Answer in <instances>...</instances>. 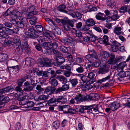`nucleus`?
<instances>
[{
    "mask_svg": "<svg viewBox=\"0 0 130 130\" xmlns=\"http://www.w3.org/2000/svg\"><path fill=\"white\" fill-rule=\"evenodd\" d=\"M72 87H75L78 83L77 80L76 78L70 80Z\"/></svg>",
    "mask_w": 130,
    "mask_h": 130,
    "instance_id": "30",
    "label": "nucleus"
},
{
    "mask_svg": "<svg viewBox=\"0 0 130 130\" xmlns=\"http://www.w3.org/2000/svg\"><path fill=\"white\" fill-rule=\"evenodd\" d=\"M22 15V13L18 11H14L13 13H12V17H14L15 19H17L18 17Z\"/></svg>",
    "mask_w": 130,
    "mask_h": 130,
    "instance_id": "28",
    "label": "nucleus"
},
{
    "mask_svg": "<svg viewBox=\"0 0 130 130\" xmlns=\"http://www.w3.org/2000/svg\"><path fill=\"white\" fill-rule=\"evenodd\" d=\"M5 26L8 28H11L12 27V24L9 21H5L3 23Z\"/></svg>",
    "mask_w": 130,
    "mask_h": 130,
    "instance_id": "53",
    "label": "nucleus"
},
{
    "mask_svg": "<svg viewBox=\"0 0 130 130\" xmlns=\"http://www.w3.org/2000/svg\"><path fill=\"white\" fill-rule=\"evenodd\" d=\"M105 13L106 14V15H105L104 14V17L106 18L108 17V16H109V15H111V10L109 11L108 10L106 9V10L105 11Z\"/></svg>",
    "mask_w": 130,
    "mask_h": 130,
    "instance_id": "61",
    "label": "nucleus"
},
{
    "mask_svg": "<svg viewBox=\"0 0 130 130\" xmlns=\"http://www.w3.org/2000/svg\"><path fill=\"white\" fill-rule=\"evenodd\" d=\"M88 106H84L83 107H78L76 108L75 109V113L76 112H79L81 113H83L84 112V110H87V109L88 108Z\"/></svg>",
    "mask_w": 130,
    "mask_h": 130,
    "instance_id": "13",
    "label": "nucleus"
},
{
    "mask_svg": "<svg viewBox=\"0 0 130 130\" xmlns=\"http://www.w3.org/2000/svg\"><path fill=\"white\" fill-rule=\"evenodd\" d=\"M57 102V99L55 98H51L48 101V103L49 105H51L52 104H53Z\"/></svg>",
    "mask_w": 130,
    "mask_h": 130,
    "instance_id": "48",
    "label": "nucleus"
},
{
    "mask_svg": "<svg viewBox=\"0 0 130 130\" xmlns=\"http://www.w3.org/2000/svg\"><path fill=\"white\" fill-rule=\"evenodd\" d=\"M35 27L36 30L39 32H41L43 30L42 26L40 25H37L35 26Z\"/></svg>",
    "mask_w": 130,
    "mask_h": 130,
    "instance_id": "56",
    "label": "nucleus"
},
{
    "mask_svg": "<svg viewBox=\"0 0 130 130\" xmlns=\"http://www.w3.org/2000/svg\"><path fill=\"white\" fill-rule=\"evenodd\" d=\"M11 71L13 72H15L18 71L19 70V67L18 66L10 67H9Z\"/></svg>",
    "mask_w": 130,
    "mask_h": 130,
    "instance_id": "34",
    "label": "nucleus"
},
{
    "mask_svg": "<svg viewBox=\"0 0 130 130\" xmlns=\"http://www.w3.org/2000/svg\"><path fill=\"white\" fill-rule=\"evenodd\" d=\"M84 21L86 25H87L90 27L92 26L95 24V21L91 18L85 20Z\"/></svg>",
    "mask_w": 130,
    "mask_h": 130,
    "instance_id": "9",
    "label": "nucleus"
},
{
    "mask_svg": "<svg viewBox=\"0 0 130 130\" xmlns=\"http://www.w3.org/2000/svg\"><path fill=\"white\" fill-rule=\"evenodd\" d=\"M27 77H25L23 78H22L19 79L17 81V83L18 84V86L21 87L22 86L23 83L26 81V79L27 78Z\"/></svg>",
    "mask_w": 130,
    "mask_h": 130,
    "instance_id": "29",
    "label": "nucleus"
},
{
    "mask_svg": "<svg viewBox=\"0 0 130 130\" xmlns=\"http://www.w3.org/2000/svg\"><path fill=\"white\" fill-rule=\"evenodd\" d=\"M121 27L117 26L114 28L113 32L117 35H119L122 33V32L121 31Z\"/></svg>",
    "mask_w": 130,
    "mask_h": 130,
    "instance_id": "25",
    "label": "nucleus"
},
{
    "mask_svg": "<svg viewBox=\"0 0 130 130\" xmlns=\"http://www.w3.org/2000/svg\"><path fill=\"white\" fill-rule=\"evenodd\" d=\"M15 91L17 92L16 94L19 96L22 95L23 94L22 92V89L21 87L17 86L14 89Z\"/></svg>",
    "mask_w": 130,
    "mask_h": 130,
    "instance_id": "19",
    "label": "nucleus"
},
{
    "mask_svg": "<svg viewBox=\"0 0 130 130\" xmlns=\"http://www.w3.org/2000/svg\"><path fill=\"white\" fill-rule=\"evenodd\" d=\"M45 20L50 25L54 28V32L55 33L58 35L61 34L60 29L52 19L47 18H45Z\"/></svg>",
    "mask_w": 130,
    "mask_h": 130,
    "instance_id": "2",
    "label": "nucleus"
},
{
    "mask_svg": "<svg viewBox=\"0 0 130 130\" xmlns=\"http://www.w3.org/2000/svg\"><path fill=\"white\" fill-rule=\"evenodd\" d=\"M109 57V58L108 61L109 64H115L117 62V61L115 58V55L111 53Z\"/></svg>",
    "mask_w": 130,
    "mask_h": 130,
    "instance_id": "6",
    "label": "nucleus"
},
{
    "mask_svg": "<svg viewBox=\"0 0 130 130\" xmlns=\"http://www.w3.org/2000/svg\"><path fill=\"white\" fill-rule=\"evenodd\" d=\"M75 35L76 37H78V38L79 40H81L82 38H83L82 32L79 31L78 30Z\"/></svg>",
    "mask_w": 130,
    "mask_h": 130,
    "instance_id": "52",
    "label": "nucleus"
},
{
    "mask_svg": "<svg viewBox=\"0 0 130 130\" xmlns=\"http://www.w3.org/2000/svg\"><path fill=\"white\" fill-rule=\"evenodd\" d=\"M126 64L125 61L120 63L118 66V68L119 69H123L126 66Z\"/></svg>",
    "mask_w": 130,
    "mask_h": 130,
    "instance_id": "43",
    "label": "nucleus"
},
{
    "mask_svg": "<svg viewBox=\"0 0 130 130\" xmlns=\"http://www.w3.org/2000/svg\"><path fill=\"white\" fill-rule=\"evenodd\" d=\"M16 25L18 27L21 28H23L24 26L23 23L20 22H17Z\"/></svg>",
    "mask_w": 130,
    "mask_h": 130,
    "instance_id": "60",
    "label": "nucleus"
},
{
    "mask_svg": "<svg viewBox=\"0 0 130 130\" xmlns=\"http://www.w3.org/2000/svg\"><path fill=\"white\" fill-rule=\"evenodd\" d=\"M35 6L33 5L30 6L27 9V12H32L34 11H37L35 10Z\"/></svg>",
    "mask_w": 130,
    "mask_h": 130,
    "instance_id": "46",
    "label": "nucleus"
},
{
    "mask_svg": "<svg viewBox=\"0 0 130 130\" xmlns=\"http://www.w3.org/2000/svg\"><path fill=\"white\" fill-rule=\"evenodd\" d=\"M85 58L86 59L88 60L90 62H92L93 61V57H92L90 55H88L85 57Z\"/></svg>",
    "mask_w": 130,
    "mask_h": 130,
    "instance_id": "47",
    "label": "nucleus"
},
{
    "mask_svg": "<svg viewBox=\"0 0 130 130\" xmlns=\"http://www.w3.org/2000/svg\"><path fill=\"white\" fill-rule=\"evenodd\" d=\"M33 87L30 85L27 86L25 87L22 90L23 91L29 92L33 89Z\"/></svg>",
    "mask_w": 130,
    "mask_h": 130,
    "instance_id": "36",
    "label": "nucleus"
},
{
    "mask_svg": "<svg viewBox=\"0 0 130 130\" xmlns=\"http://www.w3.org/2000/svg\"><path fill=\"white\" fill-rule=\"evenodd\" d=\"M69 107V105H66L63 106L59 105L58 107L59 111H63L64 109L68 108Z\"/></svg>",
    "mask_w": 130,
    "mask_h": 130,
    "instance_id": "62",
    "label": "nucleus"
},
{
    "mask_svg": "<svg viewBox=\"0 0 130 130\" xmlns=\"http://www.w3.org/2000/svg\"><path fill=\"white\" fill-rule=\"evenodd\" d=\"M109 71L108 66L105 65L99 68L98 72L99 74H104L107 73Z\"/></svg>",
    "mask_w": 130,
    "mask_h": 130,
    "instance_id": "4",
    "label": "nucleus"
},
{
    "mask_svg": "<svg viewBox=\"0 0 130 130\" xmlns=\"http://www.w3.org/2000/svg\"><path fill=\"white\" fill-rule=\"evenodd\" d=\"M66 8L65 5L64 4H61L57 8V9L61 12L65 13H67V11L65 10Z\"/></svg>",
    "mask_w": 130,
    "mask_h": 130,
    "instance_id": "20",
    "label": "nucleus"
},
{
    "mask_svg": "<svg viewBox=\"0 0 130 130\" xmlns=\"http://www.w3.org/2000/svg\"><path fill=\"white\" fill-rule=\"evenodd\" d=\"M54 58L56 61H58L61 63V64H62L65 61V59L62 56L54 55Z\"/></svg>",
    "mask_w": 130,
    "mask_h": 130,
    "instance_id": "12",
    "label": "nucleus"
},
{
    "mask_svg": "<svg viewBox=\"0 0 130 130\" xmlns=\"http://www.w3.org/2000/svg\"><path fill=\"white\" fill-rule=\"evenodd\" d=\"M61 41L64 44L72 46L73 41L71 39L67 38H63L61 40Z\"/></svg>",
    "mask_w": 130,
    "mask_h": 130,
    "instance_id": "10",
    "label": "nucleus"
},
{
    "mask_svg": "<svg viewBox=\"0 0 130 130\" xmlns=\"http://www.w3.org/2000/svg\"><path fill=\"white\" fill-rule=\"evenodd\" d=\"M53 61V60L50 59L47 61H45L44 62V67L51 66L52 65Z\"/></svg>",
    "mask_w": 130,
    "mask_h": 130,
    "instance_id": "32",
    "label": "nucleus"
},
{
    "mask_svg": "<svg viewBox=\"0 0 130 130\" xmlns=\"http://www.w3.org/2000/svg\"><path fill=\"white\" fill-rule=\"evenodd\" d=\"M43 34L44 36L46 37H51L52 36V34L49 31L43 32Z\"/></svg>",
    "mask_w": 130,
    "mask_h": 130,
    "instance_id": "50",
    "label": "nucleus"
},
{
    "mask_svg": "<svg viewBox=\"0 0 130 130\" xmlns=\"http://www.w3.org/2000/svg\"><path fill=\"white\" fill-rule=\"evenodd\" d=\"M89 53L90 54H89V55H90L94 58L97 59V57L95 51L93 50H90L89 51Z\"/></svg>",
    "mask_w": 130,
    "mask_h": 130,
    "instance_id": "41",
    "label": "nucleus"
},
{
    "mask_svg": "<svg viewBox=\"0 0 130 130\" xmlns=\"http://www.w3.org/2000/svg\"><path fill=\"white\" fill-rule=\"evenodd\" d=\"M67 59L69 62L70 63V65L73 66L75 62L73 59L72 56L70 54H69L67 56Z\"/></svg>",
    "mask_w": 130,
    "mask_h": 130,
    "instance_id": "27",
    "label": "nucleus"
},
{
    "mask_svg": "<svg viewBox=\"0 0 130 130\" xmlns=\"http://www.w3.org/2000/svg\"><path fill=\"white\" fill-rule=\"evenodd\" d=\"M107 4L108 7L112 8L115 6L116 4L114 0H109L107 2Z\"/></svg>",
    "mask_w": 130,
    "mask_h": 130,
    "instance_id": "35",
    "label": "nucleus"
},
{
    "mask_svg": "<svg viewBox=\"0 0 130 130\" xmlns=\"http://www.w3.org/2000/svg\"><path fill=\"white\" fill-rule=\"evenodd\" d=\"M13 42L16 45H19L21 44L19 36L17 35L14 36Z\"/></svg>",
    "mask_w": 130,
    "mask_h": 130,
    "instance_id": "17",
    "label": "nucleus"
},
{
    "mask_svg": "<svg viewBox=\"0 0 130 130\" xmlns=\"http://www.w3.org/2000/svg\"><path fill=\"white\" fill-rule=\"evenodd\" d=\"M56 99L57 104L59 103L60 104H63L67 101V99L62 96H58L56 98Z\"/></svg>",
    "mask_w": 130,
    "mask_h": 130,
    "instance_id": "8",
    "label": "nucleus"
},
{
    "mask_svg": "<svg viewBox=\"0 0 130 130\" xmlns=\"http://www.w3.org/2000/svg\"><path fill=\"white\" fill-rule=\"evenodd\" d=\"M0 37L5 38H7L8 36L4 32L0 31Z\"/></svg>",
    "mask_w": 130,
    "mask_h": 130,
    "instance_id": "57",
    "label": "nucleus"
},
{
    "mask_svg": "<svg viewBox=\"0 0 130 130\" xmlns=\"http://www.w3.org/2000/svg\"><path fill=\"white\" fill-rule=\"evenodd\" d=\"M68 49H69V47H66L63 45L60 46L59 47L60 50L65 53L69 52Z\"/></svg>",
    "mask_w": 130,
    "mask_h": 130,
    "instance_id": "33",
    "label": "nucleus"
},
{
    "mask_svg": "<svg viewBox=\"0 0 130 130\" xmlns=\"http://www.w3.org/2000/svg\"><path fill=\"white\" fill-rule=\"evenodd\" d=\"M76 68V71L78 73H83L84 71L85 68L81 66V65L77 64L75 66Z\"/></svg>",
    "mask_w": 130,
    "mask_h": 130,
    "instance_id": "16",
    "label": "nucleus"
},
{
    "mask_svg": "<svg viewBox=\"0 0 130 130\" xmlns=\"http://www.w3.org/2000/svg\"><path fill=\"white\" fill-rule=\"evenodd\" d=\"M93 87L90 84H86L83 86L82 87V89L83 90H89L92 88Z\"/></svg>",
    "mask_w": 130,
    "mask_h": 130,
    "instance_id": "39",
    "label": "nucleus"
},
{
    "mask_svg": "<svg viewBox=\"0 0 130 130\" xmlns=\"http://www.w3.org/2000/svg\"><path fill=\"white\" fill-rule=\"evenodd\" d=\"M43 47L46 50H49L52 48V43L50 42H44L42 44Z\"/></svg>",
    "mask_w": 130,
    "mask_h": 130,
    "instance_id": "15",
    "label": "nucleus"
},
{
    "mask_svg": "<svg viewBox=\"0 0 130 130\" xmlns=\"http://www.w3.org/2000/svg\"><path fill=\"white\" fill-rule=\"evenodd\" d=\"M37 39L39 43H41L45 41L44 38L43 36H38Z\"/></svg>",
    "mask_w": 130,
    "mask_h": 130,
    "instance_id": "59",
    "label": "nucleus"
},
{
    "mask_svg": "<svg viewBox=\"0 0 130 130\" xmlns=\"http://www.w3.org/2000/svg\"><path fill=\"white\" fill-rule=\"evenodd\" d=\"M49 81L51 85L54 87H56L58 84V82L57 80L53 78H50Z\"/></svg>",
    "mask_w": 130,
    "mask_h": 130,
    "instance_id": "24",
    "label": "nucleus"
},
{
    "mask_svg": "<svg viewBox=\"0 0 130 130\" xmlns=\"http://www.w3.org/2000/svg\"><path fill=\"white\" fill-rule=\"evenodd\" d=\"M37 34V33H35V32L30 33L29 34L28 37L31 38H35L38 37V35Z\"/></svg>",
    "mask_w": 130,
    "mask_h": 130,
    "instance_id": "38",
    "label": "nucleus"
},
{
    "mask_svg": "<svg viewBox=\"0 0 130 130\" xmlns=\"http://www.w3.org/2000/svg\"><path fill=\"white\" fill-rule=\"evenodd\" d=\"M120 45V44L117 42L114 41L111 42V47L113 52H116L118 49Z\"/></svg>",
    "mask_w": 130,
    "mask_h": 130,
    "instance_id": "3",
    "label": "nucleus"
},
{
    "mask_svg": "<svg viewBox=\"0 0 130 130\" xmlns=\"http://www.w3.org/2000/svg\"><path fill=\"white\" fill-rule=\"evenodd\" d=\"M48 97L47 96L44 95H42L40 96L38 98L39 100H44L47 99Z\"/></svg>",
    "mask_w": 130,
    "mask_h": 130,
    "instance_id": "63",
    "label": "nucleus"
},
{
    "mask_svg": "<svg viewBox=\"0 0 130 130\" xmlns=\"http://www.w3.org/2000/svg\"><path fill=\"white\" fill-rule=\"evenodd\" d=\"M52 125L53 127L55 129H57L59 127L60 124L58 120H56L53 122Z\"/></svg>",
    "mask_w": 130,
    "mask_h": 130,
    "instance_id": "42",
    "label": "nucleus"
},
{
    "mask_svg": "<svg viewBox=\"0 0 130 130\" xmlns=\"http://www.w3.org/2000/svg\"><path fill=\"white\" fill-rule=\"evenodd\" d=\"M90 27L88 26L87 25H83L82 27L81 28V30L84 31H86L88 30L90 28Z\"/></svg>",
    "mask_w": 130,
    "mask_h": 130,
    "instance_id": "55",
    "label": "nucleus"
},
{
    "mask_svg": "<svg viewBox=\"0 0 130 130\" xmlns=\"http://www.w3.org/2000/svg\"><path fill=\"white\" fill-rule=\"evenodd\" d=\"M81 79L82 80L84 83L89 81L88 76H83L81 77Z\"/></svg>",
    "mask_w": 130,
    "mask_h": 130,
    "instance_id": "54",
    "label": "nucleus"
},
{
    "mask_svg": "<svg viewBox=\"0 0 130 130\" xmlns=\"http://www.w3.org/2000/svg\"><path fill=\"white\" fill-rule=\"evenodd\" d=\"M18 47L15 49V52L18 54H21L23 51V47L22 45H17Z\"/></svg>",
    "mask_w": 130,
    "mask_h": 130,
    "instance_id": "23",
    "label": "nucleus"
},
{
    "mask_svg": "<svg viewBox=\"0 0 130 130\" xmlns=\"http://www.w3.org/2000/svg\"><path fill=\"white\" fill-rule=\"evenodd\" d=\"M7 55L5 54H0V62L4 61L8 59Z\"/></svg>",
    "mask_w": 130,
    "mask_h": 130,
    "instance_id": "31",
    "label": "nucleus"
},
{
    "mask_svg": "<svg viewBox=\"0 0 130 130\" xmlns=\"http://www.w3.org/2000/svg\"><path fill=\"white\" fill-rule=\"evenodd\" d=\"M120 106V104L117 102H115L111 103L110 106L111 110L115 111Z\"/></svg>",
    "mask_w": 130,
    "mask_h": 130,
    "instance_id": "11",
    "label": "nucleus"
},
{
    "mask_svg": "<svg viewBox=\"0 0 130 130\" xmlns=\"http://www.w3.org/2000/svg\"><path fill=\"white\" fill-rule=\"evenodd\" d=\"M83 14L81 13L78 11H76L75 12L74 14V16L73 17V18H77L78 19H80L82 17Z\"/></svg>",
    "mask_w": 130,
    "mask_h": 130,
    "instance_id": "37",
    "label": "nucleus"
},
{
    "mask_svg": "<svg viewBox=\"0 0 130 130\" xmlns=\"http://www.w3.org/2000/svg\"><path fill=\"white\" fill-rule=\"evenodd\" d=\"M33 59L30 57H27L25 60V64L27 66H30L33 64Z\"/></svg>",
    "mask_w": 130,
    "mask_h": 130,
    "instance_id": "21",
    "label": "nucleus"
},
{
    "mask_svg": "<svg viewBox=\"0 0 130 130\" xmlns=\"http://www.w3.org/2000/svg\"><path fill=\"white\" fill-rule=\"evenodd\" d=\"M55 90V88L51 86L48 87L45 89V91L47 92H50V94H53Z\"/></svg>",
    "mask_w": 130,
    "mask_h": 130,
    "instance_id": "26",
    "label": "nucleus"
},
{
    "mask_svg": "<svg viewBox=\"0 0 130 130\" xmlns=\"http://www.w3.org/2000/svg\"><path fill=\"white\" fill-rule=\"evenodd\" d=\"M104 14L100 12H99L96 14L95 18L98 20H100L102 21H104L105 20L106 18L102 16H104Z\"/></svg>",
    "mask_w": 130,
    "mask_h": 130,
    "instance_id": "14",
    "label": "nucleus"
},
{
    "mask_svg": "<svg viewBox=\"0 0 130 130\" xmlns=\"http://www.w3.org/2000/svg\"><path fill=\"white\" fill-rule=\"evenodd\" d=\"M26 101L25 100H21L19 102V104L21 105V107L22 109H25L24 106L26 105Z\"/></svg>",
    "mask_w": 130,
    "mask_h": 130,
    "instance_id": "45",
    "label": "nucleus"
},
{
    "mask_svg": "<svg viewBox=\"0 0 130 130\" xmlns=\"http://www.w3.org/2000/svg\"><path fill=\"white\" fill-rule=\"evenodd\" d=\"M127 6H124L121 7L119 11L120 13H124L127 11Z\"/></svg>",
    "mask_w": 130,
    "mask_h": 130,
    "instance_id": "44",
    "label": "nucleus"
},
{
    "mask_svg": "<svg viewBox=\"0 0 130 130\" xmlns=\"http://www.w3.org/2000/svg\"><path fill=\"white\" fill-rule=\"evenodd\" d=\"M99 97L98 95L96 93H92L89 95H85L79 94L77 95L75 99L78 102H82L84 101H91V100H95Z\"/></svg>",
    "mask_w": 130,
    "mask_h": 130,
    "instance_id": "1",
    "label": "nucleus"
},
{
    "mask_svg": "<svg viewBox=\"0 0 130 130\" xmlns=\"http://www.w3.org/2000/svg\"><path fill=\"white\" fill-rule=\"evenodd\" d=\"M95 74L92 71L89 72L88 75V79H89V81L91 82V84H92L95 81Z\"/></svg>",
    "mask_w": 130,
    "mask_h": 130,
    "instance_id": "7",
    "label": "nucleus"
},
{
    "mask_svg": "<svg viewBox=\"0 0 130 130\" xmlns=\"http://www.w3.org/2000/svg\"><path fill=\"white\" fill-rule=\"evenodd\" d=\"M63 91H65L68 90L69 88V84H67L66 83L62 85L61 87Z\"/></svg>",
    "mask_w": 130,
    "mask_h": 130,
    "instance_id": "58",
    "label": "nucleus"
},
{
    "mask_svg": "<svg viewBox=\"0 0 130 130\" xmlns=\"http://www.w3.org/2000/svg\"><path fill=\"white\" fill-rule=\"evenodd\" d=\"M90 40V38L88 36H87L84 38L83 40H80L79 41L80 42H82L83 43L85 44L88 42Z\"/></svg>",
    "mask_w": 130,
    "mask_h": 130,
    "instance_id": "49",
    "label": "nucleus"
},
{
    "mask_svg": "<svg viewBox=\"0 0 130 130\" xmlns=\"http://www.w3.org/2000/svg\"><path fill=\"white\" fill-rule=\"evenodd\" d=\"M38 13L37 11H34L32 12H27L26 11V14L27 18V19H30L34 15L37 14Z\"/></svg>",
    "mask_w": 130,
    "mask_h": 130,
    "instance_id": "18",
    "label": "nucleus"
},
{
    "mask_svg": "<svg viewBox=\"0 0 130 130\" xmlns=\"http://www.w3.org/2000/svg\"><path fill=\"white\" fill-rule=\"evenodd\" d=\"M34 104V103L33 102H27L26 101V105H25L24 107H25V109H21L24 111L29 110L31 109V107L33 106Z\"/></svg>",
    "mask_w": 130,
    "mask_h": 130,
    "instance_id": "5",
    "label": "nucleus"
},
{
    "mask_svg": "<svg viewBox=\"0 0 130 130\" xmlns=\"http://www.w3.org/2000/svg\"><path fill=\"white\" fill-rule=\"evenodd\" d=\"M110 55L108 53L105 51L103 52V54L102 55V58L104 59H106Z\"/></svg>",
    "mask_w": 130,
    "mask_h": 130,
    "instance_id": "51",
    "label": "nucleus"
},
{
    "mask_svg": "<svg viewBox=\"0 0 130 130\" xmlns=\"http://www.w3.org/2000/svg\"><path fill=\"white\" fill-rule=\"evenodd\" d=\"M88 106L89 107H88V108L87 109V110H91L92 111H94L95 112L98 111V108L97 107H94L92 105L90 106Z\"/></svg>",
    "mask_w": 130,
    "mask_h": 130,
    "instance_id": "40",
    "label": "nucleus"
},
{
    "mask_svg": "<svg viewBox=\"0 0 130 130\" xmlns=\"http://www.w3.org/2000/svg\"><path fill=\"white\" fill-rule=\"evenodd\" d=\"M68 124V121L67 120L64 119L61 123L62 127H63L67 125Z\"/></svg>",
    "mask_w": 130,
    "mask_h": 130,
    "instance_id": "64",
    "label": "nucleus"
},
{
    "mask_svg": "<svg viewBox=\"0 0 130 130\" xmlns=\"http://www.w3.org/2000/svg\"><path fill=\"white\" fill-rule=\"evenodd\" d=\"M56 79L62 84L66 83L67 82V79L63 76H57L56 77Z\"/></svg>",
    "mask_w": 130,
    "mask_h": 130,
    "instance_id": "22",
    "label": "nucleus"
}]
</instances>
